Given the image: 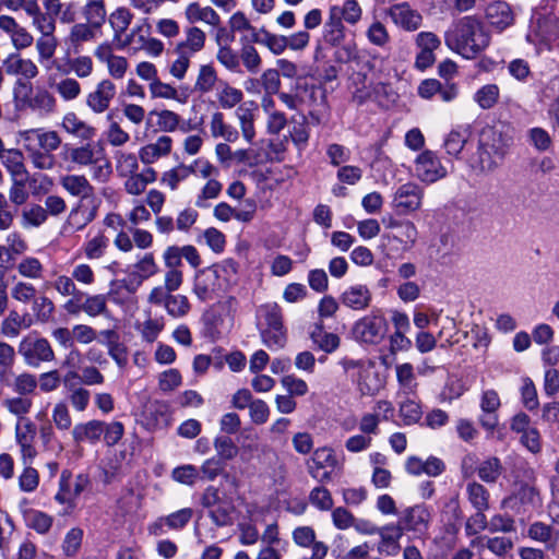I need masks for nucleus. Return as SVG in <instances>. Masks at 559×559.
I'll return each mask as SVG.
<instances>
[{
    "label": "nucleus",
    "instance_id": "1",
    "mask_svg": "<svg viewBox=\"0 0 559 559\" xmlns=\"http://www.w3.org/2000/svg\"><path fill=\"white\" fill-rule=\"evenodd\" d=\"M445 45L466 59H474L491 43L488 25L476 15L463 16L451 25L444 34Z\"/></svg>",
    "mask_w": 559,
    "mask_h": 559
},
{
    "label": "nucleus",
    "instance_id": "2",
    "mask_svg": "<svg viewBox=\"0 0 559 559\" xmlns=\"http://www.w3.org/2000/svg\"><path fill=\"white\" fill-rule=\"evenodd\" d=\"M509 146L501 131L492 127L484 128L472 167L481 174L492 173L502 163Z\"/></svg>",
    "mask_w": 559,
    "mask_h": 559
},
{
    "label": "nucleus",
    "instance_id": "3",
    "mask_svg": "<svg viewBox=\"0 0 559 559\" xmlns=\"http://www.w3.org/2000/svg\"><path fill=\"white\" fill-rule=\"evenodd\" d=\"M70 159L80 167H90L92 179L107 182L112 174L111 163L100 143L87 142L69 150Z\"/></svg>",
    "mask_w": 559,
    "mask_h": 559
},
{
    "label": "nucleus",
    "instance_id": "4",
    "mask_svg": "<svg viewBox=\"0 0 559 559\" xmlns=\"http://www.w3.org/2000/svg\"><path fill=\"white\" fill-rule=\"evenodd\" d=\"M235 269L234 263L214 265L199 271L193 283V293L201 301H210L218 298L226 287L223 274L226 267Z\"/></svg>",
    "mask_w": 559,
    "mask_h": 559
},
{
    "label": "nucleus",
    "instance_id": "5",
    "mask_svg": "<svg viewBox=\"0 0 559 559\" xmlns=\"http://www.w3.org/2000/svg\"><path fill=\"white\" fill-rule=\"evenodd\" d=\"M526 39L528 43L544 46L548 50L555 45H559V19L552 13L535 11Z\"/></svg>",
    "mask_w": 559,
    "mask_h": 559
},
{
    "label": "nucleus",
    "instance_id": "6",
    "mask_svg": "<svg viewBox=\"0 0 559 559\" xmlns=\"http://www.w3.org/2000/svg\"><path fill=\"white\" fill-rule=\"evenodd\" d=\"M17 353L23 362L31 368H39L43 364H49L56 359L50 342L34 333L25 335L20 341Z\"/></svg>",
    "mask_w": 559,
    "mask_h": 559
},
{
    "label": "nucleus",
    "instance_id": "7",
    "mask_svg": "<svg viewBox=\"0 0 559 559\" xmlns=\"http://www.w3.org/2000/svg\"><path fill=\"white\" fill-rule=\"evenodd\" d=\"M259 314L266 323V328L261 331L263 343L269 348H282L286 342V331L281 307L275 302L265 304L260 307Z\"/></svg>",
    "mask_w": 559,
    "mask_h": 559
},
{
    "label": "nucleus",
    "instance_id": "8",
    "mask_svg": "<svg viewBox=\"0 0 559 559\" xmlns=\"http://www.w3.org/2000/svg\"><path fill=\"white\" fill-rule=\"evenodd\" d=\"M388 331V322L381 313L372 312L360 318L353 325L354 338L364 344L376 345L382 342Z\"/></svg>",
    "mask_w": 559,
    "mask_h": 559
},
{
    "label": "nucleus",
    "instance_id": "9",
    "mask_svg": "<svg viewBox=\"0 0 559 559\" xmlns=\"http://www.w3.org/2000/svg\"><path fill=\"white\" fill-rule=\"evenodd\" d=\"M415 174L420 181L433 183L447 177L448 170L435 152L426 150L415 160Z\"/></svg>",
    "mask_w": 559,
    "mask_h": 559
},
{
    "label": "nucleus",
    "instance_id": "10",
    "mask_svg": "<svg viewBox=\"0 0 559 559\" xmlns=\"http://www.w3.org/2000/svg\"><path fill=\"white\" fill-rule=\"evenodd\" d=\"M122 288H126L129 293L134 292V288H131L129 285H124L122 282H112L107 295H88L84 293V313L88 317L107 316L109 313L107 306L108 298L118 302V295Z\"/></svg>",
    "mask_w": 559,
    "mask_h": 559
},
{
    "label": "nucleus",
    "instance_id": "11",
    "mask_svg": "<svg viewBox=\"0 0 559 559\" xmlns=\"http://www.w3.org/2000/svg\"><path fill=\"white\" fill-rule=\"evenodd\" d=\"M117 95L116 84L110 79L100 80L86 95L85 104L95 115L106 112Z\"/></svg>",
    "mask_w": 559,
    "mask_h": 559
},
{
    "label": "nucleus",
    "instance_id": "12",
    "mask_svg": "<svg viewBox=\"0 0 559 559\" xmlns=\"http://www.w3.org/2000/svg\"><path fill=\"white\" fill-rule=\"evenodd\" d=\"M479 407L481 415L478 418L480 426L492 433L499 423L498 411L501 407V400L493 389L484 390L480 394Z\"/></svg>",
    "mask_w": 559,
    "mask_h": 559
},
{
    "label": "nucleus",
    "instance_id": "13",
    "mask_svg": "<svg viewBox=\"0 0 559 559\" xmlns=\"http://www.w3.org/2000/svg\"><path fill=\"white\" fill-rule=\"evenodd\" d=\"M424 190L414 182L400 186L393 197V206L401 214H408L420 209Z\"/></svg>",
    "mask_w": 559,
    "mask_h": 559
},
{
    "label": "nucleus",
    "instance_id": "14",
    "mask_svg": "<svg viewBox=\"0 0 559 559\" xmlns=\"http://www.w3.org/2000/svg\"><path fill=\"white\" fill-rule=\"evenodd\" d=\"M96 59L105 63L110 78L122 80L129 69V62L126 57L114 53L112 45L108 41L99 44L95 50Z\"/></svg>",
    "mask_w": 559,
    "mask_h": 559
},
{
    "label": "nucleus",
    "instance_id": "15",
    "mask_svg": "<svg viewBox=\"0 0 559 559\" xmlns=\"http://www.w3.org/2000/svg\"><path fill=\"white\" fill-rule=\"evenodd\" d=\"M306 466L308 473L313 478H320V480L324 481L330 479V473L324 472L322 476H319V471L326 467H338L340 463L332 448L321 447L312 452L311 457L306 462Z\"/></svg>",
    "mask_w": 559,
    "mask_h": 559
},
{
    "label": "nucleus",
    "instance_id": "16",
    "mask_svg": "<svg viewBox=\"0 0 559 559\" xmlns=\"http://www.w3.org/2000/svg\"><path fill=\"white\" fill-rule=\"evenodd\" d=\"M15 441L20 447L22 460L32 461L37 451L35 448L36 426L33 420L16 421L14 427Z\"/></svg>",
    "mask_w": 559,
    "mask_h": 559
},
{
    "label": "nucleus",
    "instance_id": "17",
    "mask_svg": "<svg viewBox=\"0 0 559 559\" xmlns=\"http://www.w3.org/2000/svg\"><path fill=\"white\" fill-rule=\"evenodd\" d=\"M22 103L40 117H48L57 110V98L45 87H37L29 95L22 98Z\"/></svg>",
    "mask_w": 559,
    "mask_h": 559
},
{
    "label": "nucleus",
    "instance_id": "18",
    "mask_svg": "<svg viewBox=\"0 0 559 559\" xmlns=\"http://www.w3.org/2000/svg\"><path fill=\"white\" fill-rule=\"evenodd\" d=\"M20 138L24 143L34 144L36 142L37 148L50 154L57 151L62 143V139L57 131L40 128L24 130L20 132Z\"/></svg>",
    "mask_w": 559,
    "mask_h": 559
},
{
    "label": "nucleus",
    "instance_id": "19",
    "mask_svg": "<svg viewBox=\"0 0 559 559\" xmlns=\"http://www.w3.org/2000/svg\"><path fill=\"white\" fill-rule=\"evenodd\" d=\"M430 520L431 513L429 509L424 504H416L403 511V515L397 524L403 526V532L425 533L428 530Z\"/></svg>",
    "mask_w": 559,
    "mask_h": 559
},
{
    "label": "nucleus",
    "instance_id": "20",
    "mask_svg": "<svg viewBox=\"0 0 559 559\" xmlns=\"http://www.w3.org/2000/svg\"><path fill=\"white\" fill-rule=\"evenodd\" d=\"M485 17L490 26L501 33L514 24V13L506 1H493L485 9Z\"/></svg>",
    "mask_w": 559,
    "mask_h": 559
},
{
    "label": "nucleus",
    "instance_id": "21",
    "mask_svg": "<svg viewBox=\"0 0 559 559\" xmlns=\"http://www.w3.org/2000/svg\"><path fill=\"white\" fill-rule=\"evenodd\" d=\"M343 306L355 311L367 309L372 300L371 290L367 285L355 284L348 286L340 296Z\"/></svg>",
    "mask_w": 559,
    "mask_h": 559
},
{
    "label": "nucleus",
    "instance_id": "22",
    "mask_svg": "<svg viewBox=\"0 0 559 559\" xmlns=\"http://www.w3.org/2000/svg\"><path fill=\"white\" fill-rule=\"evenodd\" d=\"M355 381L362 395H374L383 388V380L372 362L365 364L359 368Z\"/></svg>",
    "mask_w": 559,
    "mask_h": 559
},
{
    "label": "nucleus",
    "instance_id": "23",
    "mask_svg": "<svg viewBox=\"0 0 559 559\" xmlns=\"http://www.w3.org/2000/svg\"><path fill=\"white\" fill-rule=\"evenodd\" d=\"M96 217V207H88L80 201L69 213L63 226V233H74L84 229Z\"/></svg>",
    "mask_w": 559,
    "mask_h": 559
},
{
    "label": "nucleus",
    "instance_id": "24",
    "mask_svg": "<svg viewBox=\"0 0 559 559\" xmlns=\"http://www.w3.org/2000/svg\"><path fill=\"white\" fill-rule=\"evenodd\" d=\"M173 143L169 135H159L155 142L147 143L140 148L139 158L144 165H152L171 153Z\"/></svg>",
    "mask_w": 559,
    "mask_h": 559
},
{
    "label": "nucleus",
    "instance_id": "25",
    "mask_svg": "<svg viewBox=\"0 0 559 559\" xmlns=\"http://www.w3.org/2000/svg\"><path fill=\"white\" fill-rule=\"evenodd\" d=\"M527 537L543 544L546 550L555 551L559 544V530L542 521H535L527 527Z\"/></svg>",
    "mask_w": 559,
    "mask_h": 559
},
{
    "label": "nucleus",
    "instance_id": "26",
    "mask_svg": "<svg viewBox=\"0 0 559 559\" xmlns=\"http://www.w3.org/2000/svg\"><path fill=\"white\" fill-rule=\"evenodd\" d=\"M60 127L66 133L81 139L82 141H91L96 135V128L82 120L73 111L63 115Z\"/></svg>",
    "mask_w": 559,
    "mask_h": 559
},
{
    "label": "nucleus",
    "instance_id": "27",
    "mask_svg": "<svg viewBox=\"0 0 559 559\" xmlns=\"http://www.w3.org/2000/svg\"><path fill=\"white\" fill-rule=\"evenodd\" d=\"M104 431L105 423L93 419L86 423L76 424L71 430V437L76 444L82 442L95 444L100 440Z\"/></svg>",
    "mask_w": 559,
    "mask_h": 559
},
{
    "label": "nucleus",
    "instance_id": "28",
    "mask_svg": "<svg viewBox=\"0 0 559 559\" xmlns=\"http://www.w3.org/2000/svg\"><path fill=\"white\" fill-rule=\"evenodd\" d=\"M403 526L401 524H388L379 528L377 535L380 536V543L378 546V550L381 554H385L388 556H395L400 550L399 540L403 536Z\"/></svg>",
    "mask_w": 559,
    "mask_h": 559
},
{
    "label": "nucleus",
    "instance_id": "29",
    "mask_svg": "<svg viewBox=\"0 0 559 559\" xmlns=\"http://www.w3.org/2000/svg\"><path fill=\"white\" fill-rule=\"evenodd\" d=\"M59 183L70 195L80 198L83 202L94 194V187L84 175L67 174L59 178Z\"/></svg>",
    "mask_w": 559,
    "mask_h": 559
},
{
    "label": "nucleus",
    "instance_id": "30",
    "mask_svg": "<svg viewBox=\"0 0 559 559\" xmlns=\"http://www.w3.org/2000/svg\"><path fill=\"white\" fill-rule=\"evenodd\" d=\"M3 67L9 75H21L27 80L35 79L39 73L38 67L33 60L22 58L16 53L7 57Z\"/></svg>",
    "mask_w": 559,
    "mask_h": 559
},
{
    "label": "nucleus",
    "instance_id": "31",
    "mask_svg": "<svg viewBox=\"0 0 559 559\" xmlns=\"http://www.w3.org/2000/svg\"><path fill=\"white\" fill-rule=\"evenodd\" d=\"M243 92L230 85L226 81H218L215 87V99L217 105L223 110H231L241 104L243 99Z\"/></svg>",
    "mask_w": 559,
    "mask_h": 559
},
{
    "label": "nucleus",
    "instance_id": "32",
    "mask_svg": "<svg viewBox=\"0 0 559 559\" xmlns=\"http://www.w3.org/2000/svg\"><path fill=\"white\" fill-rule=\"evenodd\" d=\"M27 250V241L20 233H9L5 237V243L0 245V261L12 263L17 257L23 255Z\"/></svg>",
    "mask_w": 559,
    "mask_h": 559
},
{
    "label": "nucleus",
    "instance_id": "33",
    "mask_svg": "<svg viewBox=\"0 0 559 559\" xmlns=\"http://www.w3.org/2000/svg\"><path fill=\"white\" fill-rule=\"evenodd\" d=\"M185 17L190 24L203 22L217 27L221 24V16L212 7H202L199 2H191L185 9Z\"/></svg>",
    "mask_w": 559,
    "mask_h": 559
},
{
    "label": "nucleus",
    "instance_id": "34",
    "mask_svg": "<svg viewBox=\"0 0 559 559\" xmlns=\"http://www.w3.org/2000/svg\"><path fill=\"white\" fill-rule=\"evenodd\" d=\"M390 16L396 25L407 31H415L421 24V15L406 3L393 5L390 9Z\"/></svg>",
    "mask_w": 559,
    "mask_h": 559
},
{
    "label": "nucleus",
    "instance_id": "35",
    "mask_svg": "<svg viewBox=\"0 0 559 559\" xmlns=\"http://www.w3.org/2000/svg\"><path fill=\"white\" fill-rule=\"evenodd\" d=\"M209 128L211 135L214 139H223L230 143H234L239 139L238 130L230 123L226 122L222 111H214L211 115Z\"/></svg>",
    "mask_w": 559,
    "mask_h": 559
},
{
    "label": "nucleus",
    "instance_id": "36",
    "mask_svg": "<svg viewBox=\"0 0 559 559\" xmlns=\"http://www.w3.org/2000/svg\"><path fill=\"white\" fill-rule=\"evenodd\" d=\"M133 272L130 276L133 278L131 284H128L131 288L136 289L145 280L154 276L158 272V265L155 261L152 252L145 253L134 265Z\"/></svg>",
    "mask_w": 559,
    "mask_h": 559
},
{
    "label": "nucleus",
    "instance_id": "37",
    "mask_svg": "<svg viewBox=\"0 0 559 559\" xmlns=\"http://www.w3.org/2000/svg\"><path fill=\"white\" fill-rule=\"evenodd\" d=\"M396 380L399 384L397 396L416 395L418 382L414 372V367L409 362L395 366Z\"/></svg>",
    "mask_w": 559,
    "mask_h": 559
},
{
    "label": "nucleus",
    "instance_id": "38",
    "mask_svg": "<svg viewBox=\"0 0 559 559\" xmlns=\"http://www.w3.org/2000/svg\"><path fill=\"white\" fill-rule=\"evenodd\" d=\"M156 179V170L152 167H145L141 173L126 177L123 187L129 194L140 195L145 191L147 185L153 183Z\"/></svg>",
    "mask_w": 559,
    "mask_h": 559
},
{
    "label": "nucleus",
    "instance_id": "39",
    "mask_svg": "<svg viewBox=\"0 0 559 559\" xmlns=\"http://www.w3.org/2000/svg\"><path fill=\"white\" fill-rule=\"evenodd\" d=\"M168 56L173 57L168 62V73L176 80L182 81L191 64V58L193 56L183 51L182 49L174 46L171 50H168Z\"/></svg>",
    "mask_w": 559,
    "mask_h": 559
},
{
    "label": "nucleus",
    "instance_id": "40",
    "mask_svg": "<svg viewBox=\"0 0 559 559\" xmlns=\"http://www.w3.org/2000/svg\"><path fill=\"white\" fill-rule=\"evenodd\" d=\"M0 159L12 178H26L27 169L22 151L19 148H8L0 155Z\"/></svg>",
    "mask_w": 559,
    "mask_h": 559
},
{
    "label": "nucleus",
    "instance_id": "41",
    "mask_svg": "<svg viewBox=\"0 0 559 559\" xmlns=\"http://www.w3.org/2000/svg\"><path fill=\"white\" fill-rule=\"evenodd\" d=\"M26 15L32 19L33 26L40 33V36L51 35L56 29V21L53 15L43 12L38 0L27 10Z\"/></svg>",
    "mask_w": 559,
    "mask_h": 559
},
{
    "label": "nucleus",
    "instance_id": "42",
    "mask_svg": "<svg viewBox=\"0 0 559 559\" xmlns=\"http://www.w3.org/2000/svg\"><path fill=\"white\" fill-rule=\"evenodd\" d=\"M151 36V25L146 20L136 24L123 39L120 40V48L130 47L134 51H140Z\"/></svg>",
    "mask_w": 559,
    "mask_h": 559
},
{
    "label": "nucleus",
    "instance_id": "43",
    "mask_svg": "<svg viewBox=\"0 0 559 559\" xmlns=\"http://www.w3.org/2000/svg\"><path fill=\"white\" fill-rule=\"evenodd\" d=\"M206 34L198 26H190L185 32V39L178 41L175 46L188 52L191 56L203 50L205 47Z\"/></svg>",
    "mask_w": 559,
    "mask_h": 559
},
{
    "label": "nucleus",
    "instance_id": "44",
    "mask_svg": "<svg viewBox=\"0 0 559 559\" xmlns=\"http://www.w3.org/2000/svg\"><path fill=\"white\" fill-rule=\"evenodd\" d=\"M2 405L8 413L16 417V421L32 420L27 417L33 407V401L29 396L17 394L9 396L2 401Z\"/></svg>",
    "mask_w": 559,
    "mask_h": 559
},
{
    "label": "nucleus",
    "instance_id": "45",
    "mask_svg": "<svg viewBox=\"0 0 559 559\" xmlns=\"http://www.w3.org/2000/svg\"><path fill=\"white\" fill-rule=\"evenodd\" d=\"M397 397L401 399L399 413L403 423L407 426L418 423L423 416V411L416 395H402Z\"/></svg>",
    "mask_w": 559,
    "mask_h": 559
},
{
    "label": "nucleus",
    "instance_id": "46",
    "mask_svg": "<svg viewBox=\"0 0 559 559\" xmlns=\"http://www.w3.org/2000/svg\"><path fill=\"white\" fill-rule=\"evenodd\" d=\"M81 12L84 20L96 28H100L107 19L105 0H84Z\"/></svg>",
    "mask_w": 559,
    "mask_h": 559
},
{
    "label": "nucleus",
    "instance_id": "47",
    "mask_svg": "<svg viewBox=\"0 0 559 559\" xmlns=\"http://www.w3.org/2000/svg\"><path fill=\"white\" fill-rule=\"evenodd\" d=\"M475 521L479 530L488 528L491 533H510L515 530L514 520L510 515L496 514L487 522L484 513H477Z\"/></svg>",
    "mask_w": 559,
    "mask_h": 559
},
{
    "label": "nucleus",
    "instance_id": "48",
    "mask_svg": "<svg viewBox=\"0 0 559 559\" xmlns=\"http://www.w3.org/2000/svg\"><path fill=\"white\" fill-rule=\"evenodd\" d=\"M251 41L265 46L272 53L276 56L282 55L288 48L286 36L273 34L263 28L260 31V33L253 34Z\"/></svg>",
    "mask_w": 559,
    "mask_h": 559
},
{
    "label": "nucleus",
    "instance_id": "49",
    "mask_svg": "<svg viewBox=\"0 0 559 559\" xmlns=\"http://www.w3.org/2000/svg\"><path fill=\"white\" fill-rule=\"evenodd\" d=\"M345 39L343 21L329 11V17L323 26V40L333 46H341Z\"/></svg>",
    "mask_w": 559,
    "mask_h": 559
},
{
    "label": "nucleus",
    "instance_id": "50",
    "mask_svg": "<svg viewBox=\"0 0 559 559\" xmlns=\"http://www.w3.org/2000/svg\"><path fill=\"white\" fill-rule=\"evenodd\" d=\"M48 216L43 205L32 203L25 206L21 212V226L27 228H38L44 225Z\"/></svg>",
    "mask_w": 559,
    "mask_h": 559
},
{
    "label": "nucleus",
    "instance_id": "51",
    "mask_svg": "<svg viewBox=\"0 0 559 559\" xmlns=\"http://www.w3.org/2000/svg\"><path fill=\"white\" fill-rule=\"evenodd\" d=\"M132 19L133 13L124 7L117 8L115 11L111 12V14L109 15V24L114 31L115 40H121L122 35L129 28Z\"/></svg>",
    "mask_w": 559,
    "mask_h": 559
},
{
    "label": "nucleus",
    "instance_id": "52",
    "mask_svg": "<svg viewBox=\"0 0 559 559\" xmlns=\"http://www.w3.org/2000/svg\"><path fill=\"white\" fill-rule=\"evenodd\" d=\"M235 114L243 139L248 143H252L253 139L255 138L254 110L252 108L246 107L245 105H240L237 107Z\"/></svg>",
    "mask_w": 559,
    "mask_h": 559
},
{
    "label": "nucleus",
    "instance_id": "53",
    "mask_svg": "<svg viewBox=\"0 0 559 559\" xmlns=\"http://www.w3.org/2000/svg\"><path fill=\"white\" fill-rule=\"evenodd\" d=\"M49 85L64 102H72L82 93V86L75 78L66 76L58 82L49 81Z\"/></svg>",
    "mask_w": 559,
    "mask_h": 559
},
{
    "label": "nucleus",
    "instance_id": "54",
    "mask_svg": "<svg viewBox=\"0 0 559 559\" xmlns=\"http://www.w3.org/2000/svg\"><path fill=\"white\" fill-rule=\"evenodd\" d=\"M330 12L350 25L357 24L362 15V10L357 0H345L343 5L331 7Z\"/></svg>",
    "mask_w": 559,
    "mask_h": 559
},
{
    "label": "nucleus",
    "instance_id": "55",
    "mask_svg": "<svg viewBox=\"0 0 559 559\" xmlns=\"http://www.w3.org/2000/svg\"><path fill=\"white\" fill-rule=\"evenodd\" d=\"M235 506L230 500H224L213 509L207 511L209 518L218 526H229L234 523Z\"/></svg>",
    "mask_w": 559,
    "mask_h": 559
},
{
    "label": "nucleus",
    "instance_id": "56",
    "mask_svg": "<svg viewBox=\"0 0 559 559\" xmlns=\"http://www.w3.org/2000/svg\"><path fill=\"white\" fill-rule=\"evenodd\" d=\"M109 247V239L102 233L88 239L82 247L84 257L90 260L102 259Z\"/></svg>",
    "mask_w": 559,
    "mask_h": 559
},
{
    "label": "nucleus",
    "instance_id": "57",
    "mask_svg": "<svg viewBox=\"0 0 559 559\" xmlns=\"http://www.w3.org/2000/svg\"><path fill=\"white\" fill-rule=\"evenodd\" d=\"M217 73L214 67L211 64H202L195 79L194 90L198 93L206 94L217 86Z\"/></svg>",
    "mask_w": 559,
    "mask_h": 559
},
{
    "label": "nucleus",
    "instance_id": "58",
    "mask_svg": "<svg viewBox=\"0 0 559 559\" xmlns=\"http://www.w3.org/2000/svg\"><path fill=\"white\" fill-rule=\"evenodd\" d=\"M108 127L106 128L104 135L109 145L120 147L130 141V134L122 129L120 123L114 120L112 115L108 114L106 117Z\"/></svg>",
    "mask_w": 559,
    "mask_h": 559
},
{
    "label": "nucleus",
    "instance_id": "59",
    "mask_svg": "<svg viewBox=\"0 0 559 559\" xmlns=\"http://www.w3.org/2000/svg\"><path fill=\"white\" fill-rule=\"evenodd\" d=\"M193 516V510L191 508H183L167 516L160 518L157 523L154 524V534H157L156 528L162 525H167L171 530H180L185 527Z\"/></svg>",
    "mask_w": 559,
    "mask_h": 559
},
{
    "label": "nucleus",
    "instance_id": "60",
    "mask_svg": "<svg viewBox=\"0 0 559 559\" xmlns=\"http://www.w3.org/2000/svg\"><path fill=\"white\" fill-rule=\"evenodd\" d=\"M242 63L247 72L257 74L262 67V58L257 48L250 43L243 44L239 51V63Z\"/></svg>",
    "mask_w": 559,
    "mask_h": 559
},
{
    "label": "nucleus",
    "instance_id": "61",
    "mask_svg": "<svg viewBox=\"0 0 559 559\" xmlns=\"http://www.w3.org/2000/svg\"><path fill=\"white\" fill-rule=\"evenodd\" d=\"M12 391L17 395L32 396L36 393V374L23 371L14 376L11 383Z\"/></svg>",
    "mask_w": 559,
    "mask_h": 559
},
{
    "label": "nucleus",
    "instance_id": "62",
    "mask_svg": "<svg viewBox=\"0 0 559 559\" xmlns=\"http://www.w3.org/2000/svg\"><path fill=\"white\" fill-rule=\"evenodd\" d=\"M16 271L24 278L39 280L43 277L45 267L39 259L27 255L16 264Z\"/></svg>",
    "mask_w": 559,
    "mask_h": 559
},
{
    "label": "nucleus",
    "instance_id": "63",
    "mask_svg": "<svg viewBox=\"0 0 559 559\" xmlns=\"http://www.w3.org/2000/svg\"><path fill=\"white\" fill-rule=\"evenodd\" d=\"M468 500L478 513H484L489 508V492L478 483H469L467 485Z\"/></svg>",
    "mask_w": 559,
    "mask_h": 559
},
{
    "label": "nucleus",
    "instance_id": "64",
    "mask_svg": "<svg viewBox=\"0 0 559 559\" xmlns=\"http://www.w3.org/2000/svg\"><path fill=\"white\" fill-rule=\"evenodd\" d=\"M57 47L58 39L53 34L39 36L35 44V48L38 53V61L41 64L50 61L56 53Z\"/></svg>",
    "mask_w": 559,
    "mask_h": 559
}]
</instances>
